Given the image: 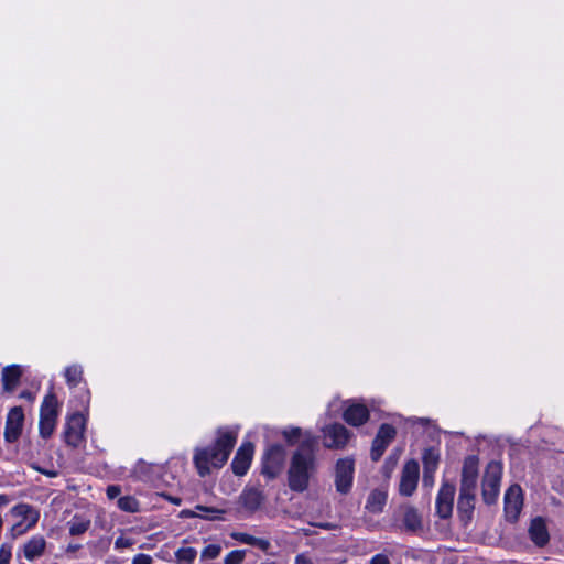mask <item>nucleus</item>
Segmentation results:
<instances>
[{
  "instance_id": "aec40b11",
  "label": "nucleus",
  "mask_w": 564,
  "mask_h": 564,
  "mask_svg": "<svg viewBox=\"0 0 564 564\" xmlns=\"http://www.w3.org/2000/svg\"><path fill=\"white\" fill-rule=\"evenodd\" d=\"M529 535L536 546L542 547L549 542V531L546 528V523L542 518H535L531 521L529 528Z\"/></svg>"
},
{
  "instance_id": "a211bd4d",
  "label": "nucleus",
  "mask_w": 564,
  "mask_h": 564,
  "mask_svg": "<svg viewBox=\"0 0 564 564\" xmlns=\"http://www.w3.org/2000/svg\"><path fill=\"white\" fill-rule=\"evenodd\" d=\"M477 478L478 460L476 457L469 456L464 462L459 490L475 491Z\"/></svg>"
},
{
  "instance_id": "20e7f679",
  "label": "nucleus",
  "mask_w": 564,
  "mask_h": 564,
  "mask_svg": "<svg viewBox=\"0 0 564 564\" xmlns=\"http://www.w3.org/2000/svg\"><path fill=\"white\" fill-rule=\"evenodd\" d=\"M58 416V402L53 392L45 395L40 409L39 429L42 437H50L56 426Z\"/></svg>"
},
{
  "instance_id": "de8ad7c7",
  "label": "nucleus",
  "mask_w": 564,
  "mask_h": 564,
  "mask_svg": "<svg viewBox=\"0 0 564 564\" xmlns=\"http://www.w3.org/2000/svg\"><path fill=\"white\" fill-rule=\"evenodd\" d=\"M78 547V545H69L68 551H76Z\"/></svg>"
},
{
  "instance_id": "473e14b6",
  "label": "nucleus",
  "mask_w": 564,
  "mask_h": 564,
  "mask_svg": "<svg viewBox=\"0 0 564 564\" xmlns=\"http://www.w3.org/2000/svg\"><path fill=\"white\" fill-rule=\"evenodd\" d=\"M246 557L245 550H234L229 552L225 558L224 564H241Z\"/></svg>"
},
{
  "instance_id": "bb28decb",
  "label": "nucleus",
  "mask_w": 564,
  "mask_h": 564,
  "mask_svg": "<svg viewBox=\"0 0 564 564\" xmlns=\"http://www.w3.org/2000/svg\"><path fill=\"white\" fill-rule=\"evenodd\" d=\"M69 533L72 535H80L85 533L90 527V520L79 516L73 517L68 522Z\"/></svg>"
},
{
  "instance_id": "f257e3e1",
  "label": "nucleus",
  "mask_w": 564,
  "mask_h": 564,
  "mask_svg": "<svg viewBox=\"0 0 564 564\" xmlns=\"http://www.w3.org/2000/svg\"><path fill=\"white\" fill-rule=\"evenodd\" d=\"M316 437L306 433L297 449L293 453L288 470L289 487L292 491L303 492L310 486V479L317 470Z\"/></svg>"
},
{
  "instance_id": "c03bdc74",
  "label": "nucleus",
  "mask_w": 564,
  "mask_h": 564,
  "mask_svg": "<svg viewBox=\"0 0 564 564\" xmlns=\"http://www.w3.org/2000/svg\"><path fill=\"white\" fill-rule=\"evenodd\" d=\"M169 500L172 503H174V505H180L181 503V499L180 498L170 497Z\"/></svg>"
},
{
  "instance_id": "09e8293b",
  "label": "nucleus",
  "mask_w": 564,
  "mask_h": 564,
  "mask_svg": "<svg viewBox=\"0 0 564 564\" xmlns=\"http://www.w3.org/2000/svg\"><path fill=\"white\" fill-rule=\"evenodd\" d=\"M86 394H87L86 403H88L89 402L88 391L86 392Z\"/></svg>"
},
{
  "instance_id": "7ed1b4c3",
  "label": "nucleus",
  "mask_w": 564,
  "mask_h": 564,
  "mask_svg": "<svg viewBox=\"0 0 564 564\" xmlns=\"http://www.w3.org/2000/svg\"><path fill=\"white\" fill-rule=\"evenodd\" d=\"M10 513L18 521L10 528L9 534L17 539L32 530L40 519V511L29 503H18L11 508Z\"/></svg>"
},
{
  "instance_id": "f8f14e48",
  "label": "nucleus",
  "mask_w": 564,
  "mask_h": 564,
  "mask_svg": "<svg viewBox=\"0 0 564 564\" xmlns=\"http://www.w3.org/2000/svg\"><path fill=\"white\" fill-rule=\"evenodd\" d=\"M395 434V429L390 424H382L379 427L371 446V458L373 460L381 458L388 445L394 440Z\"/></svg>"
},
{
  "instance_id": "7c9ffc66",
  "label": "nucleus",
  "mask_w": 564,
  "mask_h": 564,
  "mask_svg": "<svg viewBox=\"0 0 564 564\" xmlns=\"http://www.w3.org/2000/svg\"><path fill=\"white\" fill-rule=\"evenodd\" d=\"M118 507L127 512H138L139 511V502L135 498L131 496H124L119 498Z\"/></svg>"
},
{
  "instance_id": "39448f33",
  "label": "nucleus",
  "mask_w": 564,
  "mask_h": 564,
  "mask_svg": "<svg viewBox=\"0 0 564 564\" xmlns=\"http://www.w3.org/2000/svg\"><path fill=\"white\" fill-rule=\"evenodd\" d=\"M502 466L498 462H490L482 479V498L487 505L495 503L500 491Z\"/></svg>"
},
{
  "instance_id": "58836bf2",
  "label": "nucleus",
  "mask_w": 564,
  "mask_h": 564,
  "mask_svg": "<svg viewBox=\"0 0 564 564\" xmlns=\"http://www.w3.org/2000/svg\"><path fill=\"white\" fill-rule=\"evenodd\" d=\"M120 492H121V489L119 486H109L107 488V496L110 499L117 498L120 495Z\"/></svg>"
},
{
  "instance_id": "e433bc0d",
  "label": "nucleus",
  "mask_w": 564,
  "mask_h": 564,
  "mask_svg": "<svg viewBox=\"0 0 564 564\" xmlns=\"http://www.w3.org/2000/svg\"><path fill=\"white\" fill-rule=\"evenodd\" d=\"M252 546H257L262 551H268L271 546V543L267 539L256 538Z\"/></svg>"
},
{
  "instance_id": "f704fd0d",
  "label": "nucleus",
  "mask_w": 564,
  "mask_h": 564,
  "mask_svg": "<svg viewBox=\"0 0 564 564\" xmlns=\"http://www.w3.org/2000/svg\"><path fill=\"white\" fill-rule=\"evenodd\" d=\"M12 557L11 546L2 544L0 546V564H9Z\"/></svg>"
},
{
  "instance_id": "a18cd8bd",
  "label": "nucleus",
  "mask_w": 564,
  "mask_h": 564,
  "mask_svg": "<svg viewBox=\"0 0 564 564\" xmlns=\"http://www.w3.org/2000/svg\"><path fill=\"white\" fill-rule=\"evenodd\" d=\"M115 544H116V547H121V546H123V545H124V543H123V540H122V539H117Z\"/></svg>"
},
{
  "instance_id": "c85d7f7f",
  "label": "nucleus",
  "mask_w": 564,
  "mask_h": 564,
  "mask_svg": "<svg viewBox=\"0 0 564 564\" xmlns=\"http://www.w3.org/2000/svg\"><path fill=\"white\" fill-rule=\"evenodd\" d=\"M197 556V551L194 547H180L175 552V558L178 564H193Z\"/></svg>"
},
{
  "instance_id": "72a5a7b5",
  "label": "nucleus",
  "mask_w": 564,
  "mask_h": 564,
  "mask_svg": "<svg viewBox=\"0 0 564 564\" xmlns=\"http://www.w3.org/2000/svg\"><path fill=\"white\" fill-rule=\"evenodd\" d=\"M231 538L240 543L248 544L251 546L256 539V536L250 535L248 533H243V532H234V533H231Z\"/></svg>"
},
{
  "instance_id": "b1692460",
  "label": "nucleus",
  "mask_w": 564,
  "mask_h": 564,
  "mask_svg": "<svg viewBox=\"0 0 564 564\" xmlns=\"http://www.w3.org/2000/svg\"><path fill=\"white\" fill-rule=\"evenodd\" d=\"M22 370L19 366L12 365L3 368L2 370V383L3 389L7 392H12L20 382Z\"/></svg>"
},
{
  "instance_id": "423d86ee",
  "label": "nucleus",
  "mask_w": 564,
  "mask_h": 564,
  "mask_svg": "<svg viewBox=\"0 0 564 564\" xmlns=\"http://www.w3.org/2000/svg\"><path fill=\"white\" fill-rule=\"evenodd\" d=\"M355 462L352 458L345 457L337 460L335 466V487L337 492L347 495L354 481Z\"/></svg>"
},
{
  "instance_id": "4be33fe9",
  "label": "nucleus",
  "mask_w": 564,
  "mask_h": 564,
  "mask_svg": "<svg viewBox=\"0 0 564 564\" xmlns=\"http://www.w3.org/2000/svg\"><path fill=\"white\" fill-rule=\"evenodd\" d=\"M475 507V491L459 490L457 511L463 519L471 518Z\"/></svg>"
},
{
  "instance_id": "ddd939ff",
  "label": "nucleus",
  "mask_w": 564,
  "mask_h": 564,
  "mask_svg": "<svg viewBox=\"0 0 564 564\" xmlns=\"http://www.w3.org/2000/svg\"><path fill=\"white\" fill-rule=\"evenodd\" d=\"M395 514L401 521V529L409 532H417L422 529V517L413 506H400Z\"/></svg>"
},
{
  "instance_id": "a878e982",
  "label": "nucleus",
  "mask_w": 564,
  "mask_h": 564,
  "mask_svg": "<svg viewBox=\"0 0 564 564\" xmlns=\"http://www.w3.org/2000/svg\"><path fill=\"white\" fill-rule=\"evenodd\" d=\"M64 376L69 388L77 387L83 380V368L79 365L68 366Z\"/></svg>"
},
{
  "instance_id": "6e6552de",
  "label": "nucleus",
  "mask_w": 564,
  "mask_h": 564,
  "mask_svg": "<svg viewBox=\"0 0 564 564\" xmlns=\"http://www.w3.org/2000/svg\"><path fill=\"white\" fill-rule=\"evenodd\" d=\"M323 445L329 449L344 448L351 437V433L340 423L326 425L322 429Z\"/></svg>"
},
{
  "instance_id": "dca6fc26",
  "label": "nucleus",
  "mask_w": 564,
  "mask_h": 564,
  "mask_svg": "<svg viewBox=\"0 0 564 564\" xmlns=\"http://www.w3.org/2000/svg\"><path fill=\"white\" fill-rule=\"evenodd\" d=\"M343 417L346 423L351 426H360L365 424L369 419L368 408L356 401H348L347 406L344 410Z\"/></svg>"
},
{
  "instance_id": "4c0bfd02",
  "label": "nucleus",
  "mask_w": 564,
  "mask_h": 564,
  "mask_svg": "<svg viewBox=\"0 0 564 564\" xmlns=\"http://www.w3.org/2000/svg\"><path fill=\"white\" fill-rule=\"evenodd\" d=\"M369 564H390V561L387 555L384 554H376L371 560Z\"/></svg>"
},
{
  "instance_id": "f3484780",
  "label": "nucleus",
  "mask_w": 564,
  "mask_h": 564,
  "mask_svg": "<svg viewBox=\"0 0 564 564\" xmlns=\"http://www.w3.org/2000/svg\"><path fill=\"white\" fill-rule=\"evenodd\" d=\"M253 455V445L251 443H243L237 451L232 463L231 468L235 475L243 476L251 464Z\"/></svg>"
},
{
  "instance_id": "4468645a",
  "label": "nucleus",
  "mask_w": 564,
  "mask_h": 564,
  "mask_svg": "<svg viewBox=\"0 0 564 564\" xmlns=\"http://www.w3.org/2000/svg\"><path fill=\"white\" fill-rule=\"evenodd\" d=\"M24 421L23 410L20 406H15L10 410L7 416L4 438L7 442H15L22 431Z\"/></svg>"
},
{
  "instance_id": "2f4dec72",
  "label": "nucleus",
  "mask_w": 564,
  "mask_h": 564,
  "mask_svg": "<svg viewBox=\"0 0 564 564\" xmlns=\"http://www.w3.org/2000/svg\"><path fill=\"white\" fill-rule=\"evenodd\" d=\"M221 553V546L219 544H208L200 553L202 561L215 560Z\"/></svg>"
},
{
  "instance_id": "1a4fd4ad",
  "label": "nucleus",
  "mask_w": 564,
  "mask_h": 564,
  "mask_svg": "<svg viewBox=\"0 0 564 564\" xmlns=\"http://www.w3.org/2000/svg\"><path fill=\"white\" fill-rule=\"evenodd\" d=\"M285 459V451L282 445H271L263 454L262 474L274 478L282 470Z\"/></svg>"
},
{
  "instance_id": "9b49d317",
  "label": "nucleus",
  "mask_w": 564,
  "mask_h": 564,
  "mask_svg": "<svg viewBox=\"0 0 564 564\" xmlns=\"http://www.w3.org/2000/svg\"><path fill=\"white\" fill-rule=\"evenodd\" d=\"M523 506L522 489L512 485L505 494V514L509 521H516Z\"/></svg>"
},
{
  "instance_id": "c756f323",
  "label": "nucleus",
  "mask_w": 564,
  "mask_h": 564,
  "mask_svg": "<svg viewBox=\"0 0 564 564\" xmlns=\"http://www.w3.org/2000/svg\"><path fill=\"white\" fill-rule=\"evenodd\" d=\"M438 463V455L434 453L432 448H429L423 454V465H424V478L429 473H434Z\"/></svg>"
},
{
  "instance_id": "37998d69",
  "label": "nucleus",
  "mask_w": 564,
  "mask_h": 564,
  "mask_svg": "<svg viewBox=\"0 0 564 564\" xmlns=\"http://www.w3.org/2000/svg\"><path fill=\"white\" fill-rule=\"evenodd\" d=\"M9 502V498L6 495H0V508Z\"/></svg>"
},
{
  "instance_id": "cd10ccee",
  "label": "nucleus",
  "mask_w": 564,
  "mask_h": 564,
  "mask_svg": "<svg viewBox=\"0 0 564 564\" xmlns=\"http://www.w3.org/2000/svg\"><path fill=\"white\" fill-rule=\"evenodd\" d=\"M306 433H310L308 431L303 432L300 427H288L282 431V435L285 438L286 443L289 445L296 444L300 440L301 442L305 440Z\"/></svg>"
},
{
  "instance_id": "6ab92c4d",
  "label": "nucleus",
  "mask_w": 564,
  "mask_h": 564,
  "mask_svg": "<svg viewBox=\"0 0 564 564\" xmlns=\"http://www.w3.org/2000/svg\"><path fill=\"white\" fill-rule=\"evenodd\" d=\"M47 542L41 534L32 535L22 546V554L29 562L41 557L46 551Z\"/></svg>"
},
{
  "instance_id": "49530a36",
  "label": "nucleus",
  "mask_w": 564,
  "mask_h": 564,
  "mask_svg": "<svg viewBox=\"0 0 564 564\" xmlns=\"http://www.w3.org/2000/svg\"><path fill=\"white\" fill-rule=\"evenodd\" d=\"M260 564H282L281 562H278V561H265V562H262Z\"/></svg>"
},
{
  "instance_id": "393cba45",
  "label": "nucleus",
  "mask_w": 564,
  "mask_h": 564,
  "mask_svg": "<svg viewBox=\"0 0 564 564\" xmlns=\"http://www.w3.org/2000/svg\"><path fill=\"white\" fill-rule=\"evenodd\" d=\"M195 509L198 511V518L208 520V521H219L224 520V514L226 513L225 509L215 508V507H206L203 505H197Z\"/></svg>"
},
{
  "instance_id": "c9c22d12",
  "label": "nucleus",
  "mask_w": 564,
  "mask_h": 564,
  "mask_svg": "<svg viewBox=\"0 0 564 564\" xmlns=\"http://www.w3.org/2000/svg\"><path fill=\"white\" fill-rule=\"evenodd\" d=\"M152 563H153L152 557L150 555L143 554V553L137 554L132 560V564H152Z\"/></svg>"
},
{
  "instance_id": "f03ea898",
  "label": "nucleus",
  "mask_w": 564,
  "mask_h": 564,
  "mask_svg": "<svg viewBox=\"0 0 564 564\" xmlns=\"http://www.w3.org/2000/svg\"><path fill=\"white\" fill-rule=\"evenodd\" d=\"M237 441V431L220 429L215 445L197 449L194 463L200 476L209 473L210 466L220 468L228 459Z\"/></svg>"
},
{
  "instance_id": "2eb2a0df",
  "label": "nucleus",
  "mask_w": 564,
  "mask_h": 564,
  "mask_svg": "<svg viewBox=\"0 0 564 564\" xmlns=\"http://www.w3.org/2000/svg\"><path fill=\"white\" fill-rule=\"evenodd\" d=\"M455 486L443 484L436 497V513L440 518L447 519L453 512Z\"/></svg>"
},
{
  "instance_id": "79ce46f5",
  "label": "nucleus",
  "mask_w": 564,
  "mask_h": 564,
  "mask_svg": "<svg viewBox=\"0 0 564 564\" xmlns=\"http://www.w3.org/2000/svg\"><path fill=\"white\" fill-rule=\"evenodd\" d=\"M20 398L25 399V400H28L30 402H33L35 400V395L31 391H22L20 393Z\"/></svg>"
},
{
  "instance_id": "5701e85b",
  "label": "nucleus",
  "mask_w": 564,
  "mask_h": 564,
  "mask_svg": "<svg viewBox=\"0 0 564 564\" xmlns=\"http://www.w3.org/2000/svg\"><path fill=\"white\" fill-rule=\"evenodd\" d=\"M388 499V494L384 489L372 490L366 501L365 508L371 513L382 512Z\"/></svg>"
},
{
  "instance_id": "9d476101",
  "label": "nucleus",
  "mask_w": 564,
  "mask_h": 564,
  "mask_svg": "<svg viewBox=\"0 0 564 564\" xmlns=\"http://www.w3.org/2000/svg\"><path fill=\"white\" fill-rule=\"evenodd\" d=\"M420 466L414 459L408 460L402 469L399 491L402 496H412L417 487Z\"/></svg>"
},
{
  "instance_id": "a19ab883",
  "label": "nucleus",
  "mask_w": 564,
  "mask_h": 564,
  "mask_svg": "<svg viewBox=\"0 0 564 564\" xmlns=\"http://www.w3.org/2000/svg\"><path fill=\"white\" fill-rule=\"evenodd\" d=\"M198 511L195 509V510H182L181 512V516L182 517H186V518H198Z\"/></svg>"
},
{
  "instance_id": "412c9836",
  "label": "nucleus",
  "mask_w": 564,
  "mask_h": 564,
  "mask_svg": "<svg viewBox=\"0 0 564 564\" xmlns=\"http://www.w3.org/2000/svg\"><path fill=\"white\" fill-rule=\"evenodd\" d=\"M239 499L242 507L250 512L258 510L263 502L261 491L256 488L245 489Z\"/></svg>"
},
{
  "instance_id": "ea45409f",
  "label": "nucleus",
  "mask_w": 564,
  "mask_h": 564,
  "mask_svg": "<svg viewBox=\"0 0 564 564\" xmlns=\"http://www.w3.org/2000/svg\"><path fill=\"white\" fill-rule=\"evenodd\" d=\"M294 564H313L311 558L305 554H299L295 556Z\"/></svg>"
},
{
  "instance_id": "0eeeda50",
  "label": "nucleus",
  "mask_w": 564,
  "mask_h": 564,
  "mask_svg": "<svg viewBox=\"0 0 564 564\" xmlns=\"http://www.w3.org/2000/svg\"><path fill=\"white\" fill-rule=\"evenodd\" d=\"M86 417L80 412L69 415L65 423L64 440L67 445L78 447L84 441Z\"/></svg>"
}]
</instances>
